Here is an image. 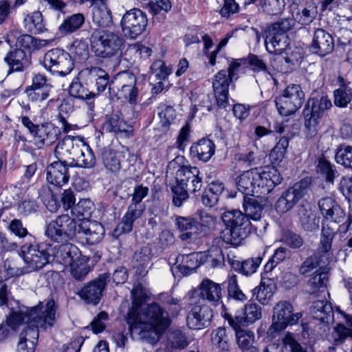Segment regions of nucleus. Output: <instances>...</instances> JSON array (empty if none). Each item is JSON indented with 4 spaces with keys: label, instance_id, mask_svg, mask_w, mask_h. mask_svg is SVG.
I'll list each match as a JSON object with an SVG mask.
<instances>
[{
    "label": "nucleus",
    "instance_id": "obj_1",
    "mask_svg": "<svg viewBox=\"0 0 352 352\" xmlns=\"http://www.w3.org/2000/svg\"><path fill=\"white\" fill-rule=\"evenodd\" d=\"M10 311L6 318V323L12 330H16L19 326L28 323L40 328L43 331L52 328L56 319V306L52 298L47 299L45 305L39 303L33 307L17 306L10 307Z\"/></svg>",
    "mask_w": 352,
    "mask_h": 352
},
{
    "label": "nucleus",
    "instance_id": "obj_2",
    "mask_svg": "<svg viewBox=\"0 0 352 352\" xmlns=\"http://www.w3.org/2000/svg\"><path fill=\"white\" fill-rule=\"evenodd\" d=\"M184 156H177L167 166L166 174L175 175L176 185L173 187V203L180 207L188 199V191L195 193L202 187V177L196 166L185 165Z\"/></svg>",
    "mask_w": 352,
    "mask_h": 352
},
{
    "label": "nucleus",
    "instance_id": "obj_3",
    "mask_svg": "<svg viewBox=\"0 0 352 352\" xmlns=\"http://www.w3.org/2000/svg\"><path fill=\"white\" fill-rule=\"evenodd\" d=\"M137 320L131 327L140 329L143 338L151 344L156 343L168 327L170 320L168 313L157 303L153 302L135 314Z\"/></svg>",
    "mask_w": 352,
    "mask_h": 352
},
{
    "label": "nucleus",
    "instance_id": "obj_4",
    "mask_svg": "<svg viewBox=\"0 0 352 352\" xmlns=\"http://www.w3.org/2000/svg\"><path fill=\"white\" fill-rule=\"evenodd\" d=\"M221 219L225 228L221 232V238L228 244L238 246L251 232L252 223L249 218L239 210L224 212Z\"/></svg>",
    "mask_w": 352,
    "mask_h": 352
},
{
    "label": "nucleus",
    "instance_id": "obj_5",
    "mask_svg": "<svg viewBox=\"0 0 352 352\" xmlns=\"http://www.w3.org/2000/svg\"><path fill=\"white\" fill-rule=\"evenodd\" d=\"M91 50L97 57L109 58L122 54L124 41L118 32L96 30L90 37Z\"/></svg>",
    "mask_w": 352,
    "mask_h": 352
},
{
    "label": "nucleus",
    "instance_id": "obj_6",
    "mask_svg": "<svg viewBox=\"0 0 352 352\" xmlns=\"http://www.w3.org/2000/svg\"><path fill=\"white\" fill-rule=\"evenodd\" d=\"M67 147L72 146L76 152V157L71 159L69 162L70 167H79L84 168H91L95 166L96 160L95 155L89 146L84 140L79 137L67 135L64 139L59 142L55 148L56 155H62L64 150L63 146Z\"/></svg>",
    "mask_w": 352,
    "mask_h": 352
},
{
    "label": "nucleus",
    "instance_id": "obj_7",
    "mask_svg": "<svg viewBox=\"0 0 352 352\" xmlns=\"http://www.w3.org/2000/svg\"><path fill=\"white\" fill-rule=\"evenodd\" d=\"M53 247L50 243H37L35 241L24 243L21 246L20 256L30 272L42 269L52 261Z\"/></svg>",
    "mask_w": 352,
    "mask_h": 352
},
{
    "label": "nucleus",
    "instance_id": "obj_8",
    "mask_svg": "<svg viewBox=\"0 0 352 352\" xmlns=\"http://www.w3.org/2000/svg\"><path fill=\"white\" fill-rule=\"evenodd\" d=\"M78 224L69 214H61L47 225L45 234L55 243L67 242L77 234Z\"/></svg>",
    "mask_w": 352,
    "mask_h": 352
},
{
    "label": "nucleus",
    "instance_id": "obj_9",
    "mask_svg": "<svg viewBox=\"0 0 352 352\" xmlns=\"http://www.w3.org/2000/svg\"><path fill=\"white\" fill-rule=\"evenodd\" d=\"M188 304H197L208 302L214 307L221 305L226 311L222 302V288L220 284L208 278L204 279L199 284L197 290L190 291L186 296Z\"/></svg>",
    "mask_w": 352,
    "mask_h": 352
},
{
    "label": "nucleus",
    "instance_id": "obj_10",
    "mask_svg": "<svg viewBox=\"0 0 352 352\" xmlns=\"http://www.w3.org/2000/svg\"><path fill=\"white\" fill-rule=\"evenodd\" d=\"M305 102V93L300 85L290 84L275 100L279 113L288 116L300 109Z\"/></svg>",
    "mask_w": 352,
    "mask_h": 352
},
{
    "label": "nucleus",
    "instance_id": "obj_11",
    "mask_svg": "<svg viewBox=\"0 0 352 352\" xmlns=\"http://www.w3.org/2000/svg\"><path fill=\"white\" fill-rule=\"evenodd\" d=\"M311 184V179L305 177L284 191L276 202V210L282 214L291 210L308 193Z\"/></svg>",
    "mask_w": 352,
    "mask_h": 352
},
{
    "label": "nucleus",
    "instance_id": "obj_12",
    "mask_svg": "<svg viewBox=\"0 0 352 352\" xmlns=\"http://www.w3.org/2000/svg\"><path fill=\"white\" fill-rule=\"evenodd\" d=\"M43 64L47 70L62 77L70 74L74 69V63L69 53L59 48L46 52Z\"/></svg>",
    "mask_w": 352,
    "mask_h": 352
},
{
    "label": "nucleus",
    "instance_id": "obj_13",
    "mask_svg": "<svg viewBox=\"0 0 352 352\" xmlns=\"http://www.w3.org/2000/svg\"><path fill=\"white\" fill-rule=\"evenodd\" d=\"M292 305L287 302L282 301L276 305L274 308L272 324L270 327L267 333L274 336L275 333L285 329L289 324H296L301 318L300 313L293 314Z\"/></svg>",
    "mask_w": 352,
    "mask_h": 352
},
{
    "label": "nucleus",
    "instance_id": "obj_14",
    "mask_svg": "<svg viewBox=\"0 0 352 352\" xmlns=\"http://www.w3.org/2000/svg\"><path fill=\"white\" fill-rule=\"evenodd\" d=\"M148 25L146 14L139 8H133L123 15L120 25L124 36L135 39L144 32Z\"/></svg>",
    "mask_w": 352,
    "mask_h": 352
},
{
    "label": "nucleus",
    "instance_id": "obj_15",
    "mask_svg": "<svg viewBox=\"0 0 352 352\" xmlns=\"http://www.w3.org/2000/svg\"><path fill=\"white\" fill-rule=\"evenodd\" d=\"M256 196L260 197L270 193L283 181L280 173L274 166L254 168Z\"/></svg>",
    "mask_w": 352,
    "mask_h": 352
},
{
    "label": "nucleus",
    "instance_id": "obj_16",
    "mask_svg": "<svg viewBox=\"0 0 352 352\" xmlns=\"http://www.w3.org/2000/svg\"><path fill=\"white\" fill-rule=\"evenodd\" d=\"M110 278L109 274L104 273L100 274L96 278L84 285L76 294L85 303L96 305L100 302Z\"/></svg>",
    "mask_w": 352,
    "mask_h": 352
},
{
    "label": "nucleus",
    "instance_id": "obj_17",
    "mask_svg": "<svg viewBox=\"0 0 352 352\" xmlns=\"http://www.w3.org/2000/svg\"><path fill=\"white\" fill-rule=\"evenodd\" d=\"M80 77L84 81L85 85L89 86L91 93V98L103 92L109 84V75L99 67H87L79 73ZM111 90V87H109Z\"/></svg>",
    "mask_w": 352,
    "mask_h": 352
},
{
    "label": "nucleus",
    "instance_id": "obj_18",
    "mask_svg": "<svg viewBox=\"0 0 352 352\" xmlns=\"http://www.w3.org/2000/svg\"><path fill=\"white\" fill-rule=\"evenodd\" d=\"M318 208L324 220L335 223H344L346 224L344 232L347 231L352 223V217H346L344 210L340 204L332 197H325L318 201Z\"/></svg>",
    "mask_w": 352,
    "mask_h": 352
},
{
    "label": "nucleus",
    "instance_id": "obj_19",
    "mask_svg": "<svg viewBox=\"0 0 352 352\" xmlns=\"http://www.w3.org/2000/svg\"><path fill=\"white\" fill-rule=\"evenodd\" d=\"M192 306L187 316V324L190 329H201L208 327L212 318V311L204 303L188 304Z\"/></svg>",
    "mask_w": 352,
    "mask_h": 352
},
{
    "label": "nucleus",
    "instance_id": "obj_20",
    "mask_svg": "<svg viewBox=\"0 0 352 352\" xmlns=\"http://www.w3.org/2000/svg\"><path fill=\"white\" fill-rule=\"evenodd\" d=\"M8 66V74L26 70L32 63L31 55L23 49L11 48L3 58Z\"/></svg>",
    "mask_w": 352,
    "mask_h": 352
},
{
    "label": "nucleus",
    "instance_id": "obj_21",
    "mask_svg": "<svg viewBox=\"0 0 352 352\" xmlns=\"http://www.w3.org/2000/svg\"><path fill=\"white\" fill-rule=\"evenodd\" d=\"M58 160L49 164L46 168V179L48 183L56 186H62L69 179L68 173L69 162L62 160V157H58Z\"/></svg>",
    "mask_w": 352,
    "mask_h": 352
},
{
    "label": "nucleus",
    "instance_id": "obj_22",
    "mask_svg": "<svg viewBox=\"0 0 352 352\" xmlns=\"http://www.w3.org/2000/svg\"><path fill=\"white\" fill-rule=\"evenodd\" d=\"M77 234L80 235V238L84 239L87 244L95 245L102 240L104 229L99 222L82 220L78 224Z\"/></svg>",
    "mask_w": 352,
    "mask_h": 352
},
{
    "label": "nucleus",
    "instance_id": "obj_23",
    "mask_svg": "<svg viewBox=\"0 0 352 352\" xmlns=\"http://www.w3.org/2000/svg\"><path fill=\"white\" fill-rule=\"evenodd\" d=\"M334 48V40L326 30L318 28L314 31L310 45L311 51L320 56L330 54Z\"/></svg>",
    "mask_w": 352,
    "mask_h": 352
},
{
    "label": "nucleus",
    "instance_id": "obj_24",
    "mask_svg": "<svg viewBox=\"0 0 352 352\" xmlns=\"http://www.w3.org/2000/svg\"><path fill=\"white\" fill-rule=\"evenodd\" d=\"M64 243L53 247L52 261L64 265H70L81 256V252L78 247L72 243Z\"/></svg>",
    "mask_w": 352,
    "mask_h": 352
},
{
    "label": "nucleus",
    "instance_id": "obj_25",
    "mask_svg": "<svg viewBox=\"0 0 352 352\" xmlns=\"http://www.w3.org/2000/svg\"><path fill=\"white\" fill-rule=\"evenodd\" d=\"M297 216L300 227L305 231L313 232L318 229L320 217L309 204L298 207Z\"/></svg>",
    "mask_w": 352,
    "mask_h": 352
},
{
    "label": "nucleus",
    "instance_id": "obj_26",
    "mask_svg": "<svg viewBox=\"0 0 352 352\" xmlns=\"http://www.w3.org/2000/svg\"><path fill=\"white\" fill-rule=\"evenodd\" d=\"M152 258V249L148 245L138 249L133 255L132 264L137 275L144 276L147 274Z\"/></svg>",
    "mask_w": 352,
    "mask_h": 352
},
{
    "label": "nucleus",
    "instance_id": "obj_27",
    "mask_svg": "<svg viewBox=\"0 0 352 352\" xmlns=\"http://www.w3.org/2000/svg\"><path fill=\"white\" fill-rule=\"evenodd\" d=\"M285 0H262L256 7L252 4L251 8L245 9L247 14L251 17H256L261 10L264 13L269 15H278L283 12L285 9Z\"/></svg>",
    "mask_w": 352,
    "mask_h": 352
},
{
    "label": "nucleus",
    "instance_id": "obj_28",
    "mask_svg": "<svg viewBox=\"0 0 352 352\" xmlns=\"http://www.w3.org/2000/svg\"><path fill=\"white\" fill-rule=\"evenodd\" d=\"M265 45L271 54H281L288 46V36L267 28L265 30Z\"/></svg>",
    "mask_w": 352,
    "mask_h": 352
},
{
    "label": "nucleus",
    "instance_id": "obj_29",
    "mask_svg": "<svg viewBox=\"0 0 352 352\" xmlns=\"http://www.w3.org/2000/svg\"><path fill=\"white\" fill-rule=\"evenodd\" d=\"M41 330L36 327L27 326L19 335L17 352H34Z\"/></svg>",
    "mask_w": 352,
    "mask_h": 352
},
{
    "label": "nucleus",
    "instance_id": "obj_30",
    "mask_svg": "<svg viewBox=\"0 0 352 352\" xmlns=\"http://www.w3.org/2000/svg\"><path fill=\"white\" fill-rule=\"evenodd\" d=\"M175 225L179 232H184L179 236L182 241L191 239L192 235L201 231L203 228L201 223L190 217H176Z\"/></svg>",
    "mask_w": 352,
    "mask_h": 352
},
{
    "label": "nucleus",
    "instance_id": "obj_31",
    "mask_svg": "<svg viewBox=\"0 0 352 352\" xmlns=\"http://www.w3.org/2000/svg\"><path fill=\"white\" fill-rule=\"evenodd\" d=\"M223 314L225 319L228 320L229 324L235 331L236 341L239 348L243 349L253 345L254 342V333L248 329L241 328V324H238L231 314L226 311Z\"/></svg>",
    "mask_w": 352,
    "mask_h": 352
},
{
    "label": "nucleus",
    "instance_id": "obj_32",
    "mask_svg": "<svg viewBox=\"0 0 352 352\" xmlns=\"http://www.w3.org/2000/svg\"><path fill=\"white\" fill-rule=\"evenodd\" d=\"M262 260L263 257L258 256L240 261L236 259V256H233L230 257L228 255V261L230 267L235 271L246 276H250L256 272Z\"/></svg>",
    "mask_w": 352,
    "mask_h": 352
},
{
    "label": "nucleus",
    "instance_id": "obj_33",
    "mask_svg": "<svg viewBox=\"0 0 352 352\" xmlns=\"http://www.w3.org/2000/svg\"><path fill=\"white\" fill-rule=\"evenodd\" d=\"M93 6L92 21L98 27L107 28L112 23L111 12L104 3L103 0H87Z\"/></svg>",
    "mask_w": 352,
    "mask_h": 352
},
{
    "label": "nucleus",
    "instance_id": "obj_34",
    "mask_svg": "<svg viewBox=\"0 0 352 352\" xmlns=\"http://www.w3.org/2000/svg\"><path fill=\"white\" fill-rule=\"evenodd\" d=\"M131 307L129 308L125 318L128 324H134V322L137 320V318H135V314L142 309V305L147 298L146 290L140 283H138L133 286L131 290Z\"/></svg>",
    "mask_w": 352,
    "mask_h": 352
},
{
    "label": "nucleus",
    "instance_id": "obj_35",
    "mask_svg": "<svg viewBox=\"0 0 352 352\" xmlns=\"http://www.w3.org/2000/svg\"><path fill=\"white\" fill-rule=\"evenodd\" d=\"M331 106V102L327 96H322L320 99L311 98L307 100L303 114L305 118H314L318 120L324 111L330 109Z\"/></svg>",
    "mask_w": 352,
    "mask_h": 352
},
{
    "label": "nucleus",
    "instance_id": "obj_36",
    "mask_svg": "<svg viewBox=\"0 0 352 352\" xmlns=\"http://www.w3.org/2000/svg\"><path fill=\"white\" fill-rule=\"evenodd\" d=\"M215 152L214 142L208 138H202L193 143L190 148V154L192 157H197L199 160L208 162Z\"/></svg>",
    "mask_w": 352,
    "mask_h": 352
},
{
    "label": "nucleus",
    "instance_id": "obj_37",
    "mask_svg": "<svg viewBox=\"0 0 352 352\" xmlns=\"http://www.w3.org/2000/svg\"><path fill=\"white\" fill-rule=\"evenodd\" d=\"M310 313L313 318L324 324H329L334 322L331 304L326 300L314 301L310 307Z\"/></svg>",
    "mask_w": 352,
    "mask_h": 352
},
{
    "label": "nucleus",
    "instance_id": "obj_38",
    "mask_svg": "<svg viewBox=\"0 0 352 352\" xmlns=\"http://www.w3.org/2000/svg\"><path fill=\"white\" fill-rule=\"evenodd\" d=\"M336 234L337 230L335 228L331 227L328 223H322L320 240L317 252L322 256L325 255L328 260H329L330 255L332 254L334 250L332 243Z\"/></svg>",
    "mask_w": 352,
    "mask_h": 352
},
{
    "label": "nucleus",
    "instance_id": "obj_39",
    "mask_svg": "<svg viewBox=\"0 0 352 352\" xmlns=\"http://www.w3.org/2000/svg\"><path fill=\"white\" fill-rule=\"evenodd\" d=\"M60 134V129L51 123L41 124L34 138L41 145L50 146L54 144Z\"/></svg>",
    "mask_w": 352,
    "mask_h": 352
},
{
    "label": "nucleus",
    "instance_id": "obj_40",
    "mask_svg": "<svg viewBox=\"0 0 352 352\" xmlns=\"http://www.w3.org/2000/svg\"><path fill=\"white\" fill-rule=\"evenodd\" d=\"M254 168L243 172L236 178V186L244 196H256Z\"/></svg>",
    "mask_w": 352,
    "mask_h": 352
},
{
    "label": "nucleus",
    "instance_id": "obj_41",
    "mask_svg": "<svg viewBox=\"0 0 352 352\" xmlns=\"http://www.w3.org/2000/svg\"><path fill=\"white\" fill-rule=\"evenodd\" d=\"M174 269H177L184 276L191 274L199 267L198 254L195 252L179 254L176 258Z\"/></svg>",
    "mask_w": 352,
    "mask_h": 352
},
{
    "label": "nucleus",
    "instance_id": "obj_42",
    "mask_svg": "<svg viewBox=\"0 0 352 352\" xmlns=\"http://www.w3.org/2000/svg\"><path fill=\"white\" fill-rule=\"evenodd\" d=\"M317 14V6L312 1H307L304 6L298 8L296 12H292L294 20L302 25L310 24Z\"/></svg>",
    "mask_w": 352,
    "mask_h": 352
},
{
    "label": "nucleus",
    "instance_id": "obj_43",
    "mask_svg": "<svg viewBox=\"0 0 352 352\" xmlns=\"http://www.w3.org/2000/svg\"><path fill=\"white\" fill-rule=\"evenodd\" d=\"M261 316V307L255 303H249L245 305L243 315H237L234 319L238 324L244 325L254 323Z\"/></svg>",
    "mask_w": 352,
    "mask_h": 352
},
{
    "label": "nucleus",
    "instance_id": "obj_44",
    "mask_svg": "<svg viewBox=\"0 0 352 352\" xmlns=\"http://www.w3.org/2000/svg\"><path fill=\"white\" fill-rule=\"evenodd\" d=\"M329 262V260L325 257V255L322 256L316 251L302 263L298 272L300 274L305 276L318 267H320V270L323 268Z\"/></svg>",
    "mask_w": 352,
    "mask_h": 352
},
{
    "label": "nucleus",
    "instance_id": "obj_45",
    "mask_svg": "<svg viewBox=\"0 0 352 352\" xmlns=\"http://www.w3.org/2000/svg\"><path fill=\"white\" fill-rule=\"evenodd\" d=\"M25 28L32 34H40L47 31L45 21L42 13L35 11L24 19Z\"/></svg>",
    "mask_w": 352,
    "mask_h": 352
},
{
    "label": "nucleus",
    "instance_id": "obj_46",
    "mask_svg": "<svg viewBox=\"0 0 352 352\" xmlns=\"http://www.w3.org/2000/svg\"><path fill=\"white\" fill-rule=\"evenodd\" d=\"M85 17L82 13H76L67 16L58 27L60 34H72L79 30L85 23Z\"/></svg>",
    "mask_w": 352,
    "mask_h": 352
},
{
    "label": "nucleus",
    "instance_id": "obj_47",
    "mask_svg": "<svg viewBox=\"0 0 352 352\" xmlns=\"http://www.w3.org/2000/svg\"><path fill=\"white\" fill-rule=\"evenodd\" d=\"M328 282L327 272L316 271L307 282L308 292L310 294H316L318 292H324Z\"/></svg>",
    "mask_w": 352,
    "mask_h": 352
},
{
    "label": "nucleus",
    "instance_id": "obj_48",
    "mask_svg": "<svg viewBox=\"0 0 352 352\" xmlns=\"http://www.w3.org/2000/svg\"><path fill=\"white\" fill-rule=\"evenodd\" d=\"M243 207L245 211L244 214L247 215L249 219L257 221L261 219L263 208L255 196L252 197L243 196Z\"/></svg>",
    "mask_w": 352,
    "mask_h": 352
},
{
    "label": "nucleus",
    "instance_id": "obj_49",
    "mask_svg": "<svg viewBox=\"0 0 352 352\" xmlns=\"http://www.w3.org/2000/svg\"><path fill=\"white\" fill-rule=\"evenodd\" d=\"M188 344V338L180 330L170 331L167 334L166 347L168 352L175 350H182Z\"/></svg>",
    "mask_w": 352,
    "mask_h": 352
},
{
    "label": "nucleus",
    "instance_id": "obj_50",
    "mask_svg": "<svg viewBox=\"0 0 352 352\" xmlns=\"http://www.w3.org/2000/svg\"><path fill=\"white\" fill-rule=\"evenodd\" d=\"M200 260L208 267L216 268L223 265L225 258L222 250L214 247L201 254Z\"/></svg>",
    "mask_w": 352,
    "mask_h": 352
},
{
    "label": "nucleus",
    "instance_id": "obj_51",
    "mask_svg": "<svg viewBox=\"0 0 352 352\" xmlns=\"http://www.w3.org/2000/svg\"><path fill=\"white\" fill-rule=\"evenodd\" d=\"M94 208V204L89 199H83L74 206L72 212L79 218V222H80L82 220H89Z\"/></svg>",
    "mask_w": 352,
    "mask_h": 352
},
{
    "label": "nucleus",
    "instance_id": "obj_52",
    "mask_svg": "<svg viewBox=\"0 0 352 352\" xmlns=\"http://www.w3.org/2000/svg\"><path fill=\"white\" fill-rule=\"evenodd\" d=\"M346 323L351 328L345 327L342 324H338L333 329L332 337L337 344H341L344 342L347 338H352V316L344 314Z\"/></svg>",
    "mask_w": 352,
    "mask_h": 352
},
{
    "label": "nucleus",
    "instance_id": "obj_53",
    "mask_svg": "<svg viewBox=\"0 0 352 352\" xmlns=\"http://www.w3.org/2000/svg\"><path fill=\"white\" fill-rule=\"evenodd\" d=\"M69 55L73 62H84L89 56L87 44L80 40H76L72 43L69 47Z\"/></svg>",
    "mask_w": 352,
    "mask_h": 352
},
{
    "label": "nucleus",
    "instance_id": "obj_54",
    "mask_svg": "<svg viewBox=\"0 0 352 352\" xmlns=\"http://www.w3.org/2000/svg\"><path fill=\"white\" fill-rule=\"evenodd\" d=\"M340 87L334 91V103L340 107H345L352 100V89L344 84V79L339 78Z\"/></svg>",
    "mask_w": 352,
    "mask_h": 352
},
{
    "label": "nucleus",
    "instance_id": "obj_55",
    "mask_svg": "<svg viewBox=\"0 0 352 352\" xmlns=\"http://www.w3.org/2000/svg\"><path fill=\"white\" fill-rule=\"evenodd\" d=\"M93 92L94 91L90 90L89 86H85L80 81L79 77L74 78L69 87V94L78 99L91 98Z\"/></svg>",
    "mask_w": 352,
    "mask_h": 352
},
{
    "label": "nucleus",
    "instance_id": "obj_56",
    "mask_svg": "<svg viewBox=\"0 0 352 352\" xmlns=\"http://www.w3.org/2000/svg\"><path fill=\"white\" fill-rule=\"evenodd\" d=\"M317 172L324 177L325 181L329 183H333L334 179L338 175L335 165L324 157L318 160Z\"/></svg>",
    "mask_w": 352,
    "mask_h": 352
},
{
    "label": "nucleus",
    "instance_id": "obj_57",
    "mask_svg": "<svg viewBox=\"0 0 352 352\" xmlns=\"http://www.w3.org/2000/svg\"><path fill=\"white\" fill-rule=\"evenodd\" d=\"M289 139L281 137L270 152V157L273 164L279 165L284 159L289 146Z\"/></svg>",
    "mask_w": 352,
    "mask_h": 352
},
{
    "label": "nucleus",
    "instance_id": "obj_58",
    "mask_svg": "<svg viewBox=\"0 0 352 352\" xmlns=\"http://www.w3.org/2000/svg\"><path fill=\"white\" fill-rule=\"evenodd\" d=\"M69 266L71 275L78 281L83 280L91 270L88 263L81 256Z\"/></svg>",
    "mask_w": 352,
    "mask_h": 352
},
{
    "label": "nucleus",
    "instance_id": "obj_59",
    "mask_svg": "<svg viewBox=\"0 0 352 352\" xmlns=\"http://www.w3.org/2000/svg\"><path fill=\"white\" fill-rule=\"evenodd\" d=\"M211 340L212 344L220 349L222 352L229 351V338L225 328L219 327L213 331L211 334Z\"/></svg>",
    "mask_w": 352,
    "mask_h": 352
},
{
    "label": "nucleus",
    "instance_id": "obj_60",
    "mask_svg": "<svg viewBox=\"0 0 352 352\" xmlns=\"http://www.w3.org/2000/svg\"><path fill=\"white\" fill-rule=\"evenodd\" d=\"M335 159L337 163L345 168L352 169V146L340 145L336 150Z\"/></svg>",
    "mask_w": 352,
    "mask_h": 352
},
{
    "label": "nucleus",
    "instance_id": "obj_61",
    "mask_svg": "<svg viewBox=\"0 0 352 352\" xmlns=\"http://www.w3.org/2000/svg\"><path fill=\"white\" fill-rule=\"evenodd\" d=\"M232 80L228 76L225 69L220 70L213 78L212 88L214 93L228 91L229 85Z\"/></svg>",
    "mask_w": 352,
    "mask_h": 352
},
{
    "label": "nucleus",
    "instance_id": "obj_62",
    "mask_svg": "<svg viewBox=\"0 0 352 352\" xmlns=\"http://www.w3.org/2000/svg\"><path fill=\"white\" fill-rule=\"evenodd\" d=\"M273 286L266 285L265 282H261L258 287L252 289L253 297L263 305H265L273 296Z\"/></svg>",
    "mask_w": 352,
    "mask_h": 352
},
{
    "label": "nucleus",
    "instance_id": "obj_63",
    "mask_svg": "<svg viewBox=\"0 0 352 352\" xmlns=\"http://www.w3.org/2000/svg\"><path fill=\"white\" fill-rule=\"evenodd\" d=\"M54 91V88H31L26 87L25 93L28 100L32 102H43L47 100Z\"/></svg>",
    "mask_w": 352,
    "mask_h": 352
},
{
    "label": "nucleus",
    "instance_id": "obj_64",
    "mask_svg": "<svg viewBox=\"0 0 352 352\" xmlns=\"http://www.w3.org/2000/svg\"><path fill=\"white\" fill-rule=\"evenodd\" d=\"M228 293L230 298L236 300L244 302L247 300L246 296L239 288L235 274L230 276L228 280Z\"/></svg>",
    "mask_w": 352,
    "mask_h": 352
}]
</instances>
